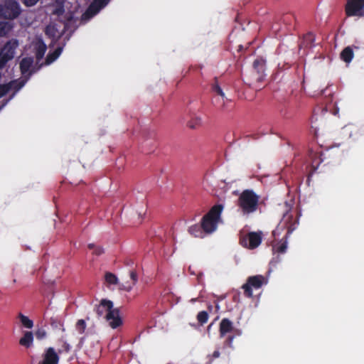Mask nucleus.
Instances as JSON below:
<instances>
[{
    "label": "nucleus",
    "mask_w": 364,
    "mask_h": 364,
    "mask_svg": "<svg viewBox=\"0 0 364 364\" xmlns=\"http://www.w3.org/2000/svg\"><path fill=\"white\" fill-rule=\"evenodd\" d=\"M33 63V59L31 57L23 58L20 62V70L23 75H28L30 77L32 71L30 70Z\"/></svg>",
    "instance_id": "nucleus-16"
},
{
    "label": "nucleus",
    "mask_w": 364,
    "mask_h": 364,
    "mask_svg": "<svg viewBox=\"0 0 364 364\" xmlns=\"http://www.w3.org/2000/svg\"><path fill=\"white\" fill-rule=\"evenodd\" d=\"M86 329V323L83 319H79L76 323V330L80 334H82Z\"/></svg>",
    "instance_id": "nucleus-29"
},
{
    "label": "nucleus",
    "mask_w": 364,
    "mask_h": 364,
    "mask_svg": "<svg viewBox=\"0 0 364 364\" xmlns=\"http://www.w3.org/2000/svg\"><path fill=\"white\" fill-rule=\"evenodd\" d=\"M87 247H88V248H89L90 250H95V248L96 247H95V245L94 244H92V243L89 244V245H87Z\"/></svg>",
    "instance_id": "nucleus-42"
},
{
    "label": "nucleus",
    "mask_w": 364,
    "mask_h": 364,
    "mask_svg": "<svg viewBox=\"0 0 364 364\" xmlns=\"http://www.w3.org/2000/svg\"><path fill=\"white\" fill-rule=\"evenodd\" d=\"M354 57L353 48L350 46L346 47L341 53V59L346 63L351 62Z\"/></svg>",
    "instance_id": "nucleus-21"
},
{
    "label": "nucleus",
    "mask_w": 364,
    "mask_h": 364,
    "mask_svg": "<svg viewBox=\"0 0 364 364\" xmlns=\"http://www.w3.org/2000/svg\"><path fill=\"white\" fill-rule=\"evenodd\" d=\"M47 50V46L42 39H38L35 44V54L37 60H41Z\"/></svg>",
    "instance_id": "nucleus-18"
},
{
    "label": "nucleus",
    "mask_w": 364,
    "mask_h": 364,
    "mask_svg": "<svg viewBox=\"0 0 364 364\" xmlns=\"http://www.w3.org/2000/svg\"><path fill=\"white\" fill-rule=\"evenodd\" d=\"M234 338H235V336H229L226 338V340L224 343L225 346H226L229 348H232V341H233Z\"/></svg>",
    "instance_id": "nucleus-34"
},
{
    "label": "nucleus",
    "mask_w": 364,
    "mask_h": 364,
    "mask_svg": "<svg viewBox=\"0 0 364 364\" xmlns=\"http://www.w3.org/2000/svg\"><path fill=\"white\" fill-rule=\"evenodd\" d=\"M105 281L109 284H117L118 279L117 276L111 272H107L105 276Z\"/></svg>",
    "instance_id": "nucleus-26"
},
{
    "label": "nucleus",
    "mask_w": 364,
    "mask_h": 364,
    "mask_svg": "<svg viewBox=\"0 0 364 364\" xmlns=\"http://www.w3.org/2000/svg\"><path fill=\"white\" fill-rule=\"evenodd\" d=\"M63 47H58L53 52L49 53L46 58V63L49 65L54 62L61 54Z\"/></svg>",
    "instance_id": "nucleus-22"
},
{
    "label": "nucleus",
    "mask_w": 364,
    "mask_h": 364,
    "mask_svg": "<svg viewBox=\"0 0 364 364\" xmlns=\"http://www.w3.org/2000/svg\"><path fill=\"white\" fill-rule=\"evenodd\" d=\"M11 89V84H2L0 85V98L6 95Z\"/></svg>",
    "instance_id": "nucleus-31"
},
{
    "label": "nucleus",
    "mask_w": 364,
    "mask_h": 364,
    "mask_svg": "<svg viewBox=\"0 0 364 364\" xmlns=\"http://www.w3.org/2000/svg\"><path fill=\"white\" fill-rule=\"evenodd\" d=\"M266 60L262 57L257 58L253 62L252 70L247 79L250 86L260 89L259 83L262 82L265 77Z\"/></svg>",
    "instance_id": "nucleus-6"
},
{
    "label": "nucleus",
    "mask_w": 364,
    "mask_h": 364,
    "mask_svg": "<svg viewBox=\"0 0 364 364\" xmlns=\"http://www.w3.org/2000/svg\"><path fill=\"white\" fill-rule=\"evenodd\" d=\"M233 329L232 322L227 318H223L219 327L220 336L224 337L227 333L232 332Z\"/></svg>",
    "instance_id": "nucleus-17"
},
{
    "label": "nucleus",
    "mask_w": 364,
    "mask_h": 364,
    "mask_svg": "<svg viewBox=\"0 0 364 364\" xmlns=\"http://www.w3.org/2000/svg\"><path fill=\"white\" fill-rule=\"evenodd\" d=\"M129 277L132 279V284L134 286L138 281V275L135 270L132 269L129 271Z\"/></svg>",
    "instance_id": "nucleus-32"
},
{
    "label": "nucleus",
    "mask_w": 364,
    "mask_h": 364,
    "mask_svg": "<svg viewBox=\"0 0 364 364\" xmlns=\"http://www.w3.org/2000/svg\"><path fill=\"white\" fill-rule=\"evenodd\" d=\"M18 318L24 328L31 329L33 327V321L22 313L18 314Z\"/></svg>",
    "instance_id": "nucleus-24"
},
{
    "label": "nucleus",
    "mask_w": 364,
    "mask_h": 364,
    "mask_svg": "<svg viewBox=\"0 0 364 364\" xmlns=\"http://www.w3.org/2000/svg\"><path fill=\"white\" fill-rule=\"evenodd\" d=\"M320 111H321V112H327V107H323V108L317 107L316 109H315L314 110V114H318V113Z\"/></svg>",
    "instance_id": "nucleus-39"
},
{
    "label": "nucleus",
    "mask_w": 364,
    "mask_h": 364,
    "mask_svg": "<svg viewBox=\"0 0 364 364\" xmlns=\"http://www.w3.org/2000/svg\"><path fill=\"white\" fill-rule=\"evenodd\" d=\"M97 316L104 317L112 328H117L122 325V319L119 316V309L113 308V302L107 299H102L100 304L95 308Z\"/></svg>",
    "instance_id": "nucleus-2"
},
{
    "label": "nucleus",
    "mask_w": 364,
    "mask_h": 364,
    "mask_svg": "<svg viewBox=\"0 0 364 364\" xmlns=\"http://www.w3.org/2000/svg\"><path fill=\"white\" fill-rule=\"evenodd\" d=\"M134 264V262L132 259H126L124 260V264L129 267H132Z\"/></svg>",
    "instance_id": "nucleus-40"
},
{
    "label": "nucleus",
    "mask_w": 364,
    "mask_h": 364,
    "mask_svg": "<svg viewBox=\"0 0 364 364\" xmlns=\"http://www.w3.org/2000/svg\"><path fill=\"white\" fill-rule=\"evenodd\" d=\"M51 14L58 16L59 21L64 25L63 32L58 36V38H60L65 31L73 32L75 30L77 19L75 18L71 12L65 14L63 1H56V4Z\"/></svg>",
    "instance_id": "nucleus-4"
},
{
    "label": "nucleus",
    "mask_w": 364,
    "mask_h": 364,
    "mask_svg": "<svg viewBox=\"0 0 364 364\" xmlns=\"http://www.w3.org/2000/svg\"><path fill=\"white\" fill-rule=\"evenodd\" d=\"M35 336L38 340H43L46 338L47 332L43 328H38L35 331Z\"/></svg>",
    "instance_id": "nucleus-30"
},
{
    "label": "nucleus",
    "mask_w": 364,
    "mask_h": 364,
    "mask_svg": "<svg viewBox=\"0 0 364 364\" xmlns=\"http://www.w3.org/2000/svg\"><path fill=\"white\" fill-rule=\"evenodd\" d=\"M210 90L215 95L220 97L223 101H224L225 98H226L222 87V82L218 77H214V79L211 82ZM223 104V102H222V105Z\"/></svg>",
    "instance_id": "nucleus-15"
},
{
    "label": "nucleus",
    "mask_w": 364,
    "mask_h": 364,
    "mask_svg": "<svg viewBox=\"0 0 364 364\" xmlns=\"http://www.w3.org/2000/svg\"><path fill=\"white\" fill-rule=\"evenodd\" d=\"M59 360V355L55 349L49 347L45 350L43 355V360L39 362L38 364H58Z\"/></svg>",
    "instance_id": "nucleus-14"
},
{
    "label": "nucleus",
    "mask_w": 364,
    "mask_h": 364,
    "mask_svg": "<svg viewBox=\"0 0 364 364\" xmlns=\"http://www.w3.org/2000/svg\"><path fill=\"white\" fill-rule=\"evenodd\" d=\"M294 19V16L291 14H287L284 16L283 21L286 23H289Z\"/></svg>",
    "instance_id": "nucleus-35"
},
{
    "label": "nucleus",
    "mask_w": 364,
    "mask_h": 364,
    "mask_svg": "<svg viewBox=\"0 0 364 364\" xmlns=\"http://www.w3.org/2000/svg\"><path fill=\"white\" fill-rule=\"evenodd\" d=\"M21 13L20 4L16 0H6L4 4H1L0 14L2 18L14 20L18 18Z\"/></svg>",
    "instance_id": "nucleus-8"
},
{
    "label": "nucleus",
    "mask_w": 364,
    "mask_h": 364,
    "mask_svg": "<svg viewBox=\"0 0 364 364\" xmlns=\"http://www.w3.org/2000/svg\"><path fill=\"white\" fill-rule=\"evenodd\" d=\"M45 33L49 38H55L58 33V29L55 26L48 25L46 27Z\"/></svg>",
    "instance_id": "nucleus-25"
},
{
    "label": "nucleus",
    "mask_w": 364,
    "mask_h": 364,
    "mask_svg": "<svg viewBox=\"0 0 364 364\" xmlns=\"http://www.w3.org/2000/svg\"><path fill=\"white\" fill-rule=\"evenodd\" d=\"M248 245L247 244V240L242 239L240 240L242 245L248 247L250 249H255L262 242V235L259 232H252L247 235Z\"/></svg>",
    "instance_id": "nucleus-13"
},
{
    "label": "nucleus",
    "mask_w": 364,
    "mask_h": 364,
    "mask_svg": "<svg viewBox=\"0 0 364 364\" xmlns=\"http://www.w3.org/2000/svg\"><path fill=\"white\" fill-rule=\"evenodd\" d=\"M345 12L348 17H364V0H347Z\"/></svg>",
    "instance_id": "nucleus-9"
},
{
    "label": "nucleus",
    "mask_w": 364,
    "mask_h": 364,
    "mask_svg": "<svg viewBox=\"0 0 364 364\" xmlns=\"http://www.w3.org/2000/svg\"><path fill=\"white\" fill-rule=\"evenodd\" d=\"M33 333L32 331H24L23 336L19 340V344L26 348H29L33 346Z\"/></svg>",
    "instance_id": "nucleus-19"
},
{
    "label": "nucleus",
    "mask_w": 364,
    "mask_h": 364,
    "mask_svg": "<svg viewBox=\"0 0 364 364\" xmlns=\"http://www.w3.org/2000/svg\"><path fill=\"white\" fill-rule=\"evenodd\" d=\"M134 286L132 284L127 285H122L119 287L120 289L124 290L126 291H130Z\"/></svg>",
    "instance_id": "nucleus-38"
},
{
    "label": "nucleus",
    "mask_w": 364,
    "mask_h": 364,
    "mask_svg": "<svg viewBox=\"0 0 364 364\" xmlns=\"http://www.w3.org/2000/svg\"><path fill=\"white\" fill-rule=\"evenodd\" d=\"M264 277L262 275L249 277L247 282L242 286L245 296L251 298L252 296V288L259 289L264 283Z\"/></svg>",
    "instance_id": "nucleus-10"
},
{
    "label": "nucleus",
    "mask_w": 364,
    "mask_h": 364,
    "mask_svg": "<svg viewBox=\"0 0 364 364\" xmlns=\"http://www.w3.org/2000/svg\"><path fill=\"white\" fill-rule=\"evenodd\" d=\"M12 28V23L8 21H0V37L6 36Z\"/></svg>",
    "instance_id": "nucleus-23"
},
{
    "label": "nucleus",
    "mask_w": 364,
    "mask_h": 364,
    "mask_svg": "<svg viewBox=\"0 0 364 364\" xmlns=\"http://www.w3.org/2000/svg\"><path fill=\"white\" fill-rule=\"evenodd\" d=\"M223 208V204L214 205L202 218L200 223L207 234L212 233L217 229Z\"/></svg>",
    "instance_id": "nucleus-5"
},
{
    "label": "nucleus",
    "mask_w": 364,
    "mask_h": 364,
    "mask_svg": "<svg viewBox=\"0 0 364 364\" xmlns=\"http://www.w3.org/2000/svg\"><path fill=\"white\" fill-rule=\"evenodd\" d=\"M104 253V249L102 247L97 246L93 250V254L100 256Z\"/></svg>",
    "instance_id": "nucleus-37"
},
{
    "label": "nucleus",
    "mask_w": 364,
    "mask_h": 364,
    "mask_svg": "<svg viewBox=\"0 0 364 364\" xmlns=\"http://www.w3.org/2000/svg\"><path fill=\"white\" fill-rule=\"evenodd\" d=\"M110 0H93L83 14L86 18L95 16L102 9L107 6Z\"/></svg>",
    "instance_id": "nucleus-11"
},
{
    "label": "nucleus",
    "mask_w": 364,
    "mask_h": 364,
    "mask_svg": "<svg viewBox=\"0 0 364 364\" xmlns=\"http://www.w3.org/2000/svg\"><path fill=\"white\" fill-rule=\"evenodd\" d=\"M11 97L7 100H4L3 104L0 106V110L9 102Z\"/></svg>",
    "instance_id": "nucleus-41"
},
{
    "label": "nucleus",
    "mask_w": 364,
    "mask_h": 364,
    "mask_svg": "<svg viewBox=\"0 0 364 364\" xmlns=\"http://www.w3.org/2000/svg\"><path fill=\"white\" fill-rule=\"evenodd\" d=\"M50 324L53 328H60L63 327V323L58 317H51L50 318Z\"/></svg>",
    "instance_id": "nucleus-28"
},
{
    "label": "nucleus",
    "mask_w": 364,
    "mask_h": 364,
    "mask_svg": "<svg viewBox=\"0 0 364 364\" xmlns=\"http://www.w3.org/2000/svg\"><path fill=\"white\" fill-rule=\"evenodd\" d=\"M18 46V40L12 38L0 48V70L4 69L8 62L14 58L15 51Z\"/></svg>",
    "instance_id": "nucleus-7"
},
{
    "label": "nucleus",
    "mask_w": 364,
    "mask_h": 364,
    "mask_svg": "<svg viewBox=\"0 0 364 364\" xmlns=\"http://www.w3.org/2000/svg\"><path fill=\"white\" fill-rule=\"evenodd\" d=\"M208 319V314L205 311H200L197 315V320L201 324L207 323Z\"/></svg>",
    "instance_id": "nucleus-27"
},
{
    "label": "nucleus",
    "mask_w": 364,
    "mask_h": 364,
    "mask_svg": "<svg viewBox=\"0 0 364 364\" xmlns=\"http://www.w3.org/2000/svg\"><path fill=\"white\" fill-rule=\"evenodd\" d=\"M39 0H23V3L26 6H33L36 4Z\"/></svg>",
    "instance_id": "nucleus-36"
},
{
    "label": "nucleus",
    "mask_w": 364,
    "mask_h": 364,
    "mask_svg": "<svg viewBox=\"0 0 364 364\" xmlns=\"http://www.w3.org/2000/svg\"><path fill=\"white\" fill-rule=\"evenodd\" d=\"M260 196L253 190L245 189L239 196L237 205L243 215H250L257 211Z\"/></svg>",
    "instance_id": "nucleus-3"
},
{
    "label": "nucleus",
    "mask_w": 364,
    "mask_h": 364,
    "mask_svg": "<svg viewBox=\"0 0 364 364\" xmlns=\"http://www.w3.org/2000/svg\"><path fill=\"white\" fill-rule=\"evenodd\" d=\"M220 353L219 352V350H215L212 355H208V362L207 363V364H211L213 359L214 358H219Z\"/></svg>",
    "instance_id": "nucleus-33"
},
{
    "label": "nucleus",
    "mask_w": 364,
    "mask_h": 364,
    "mask_svg": "<svg viewBox=\"0 0 364 364\" xmlns=\"http://www.w3.org/2000/svg\"><path fill=\"white\" fill-rule=\"evenodd\" d=\"M311 36H312V35H311V33H309V34H308V36H309V37H311Z\"/></svg>",
    "instance_id": "nucleus-43"
},
{
    "label": "nucleus",
    "mask_w": 364,
    "mask_h": 364,
    "mask_svg": "<svg viewBox=\"0 0 364 364\" xmlns=\"http://www.w3.org/2000/svg\"><path fill=\"white\" fill-rule=\"evenodd\" d=\"M299 224L297 219L294 218V215L287 211L284 214L283 218L277 225L276 229L273 230L272 235L274 237L279 235L284 229H287V233L282 240L277 244L273 245V251L279 254H283L286 252L287 249V238L289 235L296 228V225Z\"/></svg>",
    "instance_id": "nucleus-1"
},
{
    "label": "nucleus",
    "mask_w": 364,
    "mask_h": 364,
    "mask_svg": "<svg viewBox=\"0 0 364 364\" xmlns=\"http://www.w3.org/2000/svg\"><path fill=\"white\" fill-rule=\"evenodd\" d=\"M188 232L191 235H193L196 237H200V238H203L205 235V234H207L205 232V231L203 230L201 223L200 224H195V225H191L188 228Z\"/></svg>",
    "instance_id": "nucleus-20"
},
{
    "label": "nucleus",
    "mask_w": 364,
    "mask_h": 364,
    "mask_svg": "<svg viewBox=\"0 0 364 364\" xmlns=\"http://www.w3.org/2000/svg\"><path fill=\"white\" fill-rule=\"evenodd\" d=\"M187 127L191 129H196L202 124L201 117L188 109L187 114L183 118Z\"/></svg>",
    "instance_id": "nucleus-12"
}]
</instances>
